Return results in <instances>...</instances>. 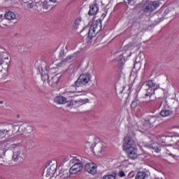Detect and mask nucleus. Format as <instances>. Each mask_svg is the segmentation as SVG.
I'll use <instances>...</instances> for the list:
<instances>
[{"instance_id": "10", "label": "nucleus", "mask_w": 179, "mask_h": 179, "mask_svg": "<svg viewBox=\"0 0 179 179\" xmlns=\"http://www.w3.org/2000/svg\"><path fill=\"white\" fill-rule=\"evenodd\" d=\"M83 163L80 162V164H73L69 169L71 174H78L83 169Z\"/></svg>"}, {"instance_id": "37", "label": "nucleus", "mask_w": 179, "mask_h": 179, "mask_svg": "<svg viewBox=\"0 0 179 179\" xmlns=\"http://www.w3.org/2000/svg\"><path fill=\"white\" fill-rule=\"evenodd\" d=\"M150 97L151 100H153L152 99V97H155V92H153L152 94H149V93H146L145 94V97Z\"/></svg>"}, {"instance_id": "21", "label": "nucleus", "mask_w": 179, "mask_h": 179, "mask_svg": "<svg viewBox=\"0 0 179 179\" xmlns=\"http://www.w3.org/2000/svg\"><path fill=\"white\" fill-rule=\"evenodd\" d=\"M4 16L7 20H13L16 19V14L12 11L6 13Z\"/></svg>"}, {"instance_id": "27", "label": "nucleus", "mask_w": 179, "mask_h": 179, "mask_svg": "<svg viewBox=\"0 0 179 179\" xmlns=\"http://www.w3.org/2000/svg\"><path fill=\"white\" fill-rule=\"evenodd\" d=\"M25 6L27 9H31L34 6V1L29 0V1L24 2Z\"/></svg>"}, {"instance_id": "44", "label": "nucleus", "mask_w": 179, "mask_h": 179, "mask_svg": "<svg viewBox=\"0 0 179 179\" xmlns=\"http://www.w3.org/2000/svg\"><path fill=\"white\" fill-rule=\"evenodd\" d=\"M50 2H52L53 3H55L57 2V0H49Z\"/></svg>"}, {"instance_id": "40", "label": "nucleus", "mask_w": 179, "mask_h": 179, "mask_svg": "<svg viewBox=\"0 0 179 179\" xmlns=\"http://www.w3.org/2000/svg\"><path fill=\"white\" fill-rule=\"evenodd\" d=\"M3 78V72L2 71V70L0 71V80L2 79Z\"/></svg>"}, {"instance_id": "46", "label": "nucleus", "mask_w": 179, "mask_h": 179, "mask_svg": "<svg viewBox=\"0 0 179 179\" xmlns=\"http://www.w3.org/2000/svg\"><path fill=\"white\" fill-rule=\"evenodd\" d=\"M41 78H42V80H45V79H44V75H42Z\"/></svg>"}, {"instance_id": "22", "label": "nucleus", "mask_w": 179, "mask_h": 179, "mask_svg": "<svg viewBox=\"0 0 179 179\" xmlns=\"http://www.w3.org/2000/svg\"><path fill=\"white\" fill-rule=\"evenodd\" d=\"M145 85L146 86H148V89H151V90L152 89L154 92L157 90V87L153 88V87H155V86H156V83H155V81H153V80H150L145 82Z\"/></svg>"}, {"instance_id": "14", "label": "nucleus", "mask_w": 179, "mask_h": 179, "mask_svg": "<svg viewBox=\"0 0 179 179\" xmlns=\"http://www.w3.org/2000/svg\"><path fill=\"white\" fill-rule=\"evenodd\" d=\"M46 78H48V85L51 86V87H56L57 85H58V82H59V78H58L57 76L51 78H50L48 76H46Z\"/></svg>"}, {"instance_id": "26", "label": "nucleus", "mask_w": 179, "mask_h": 179, "mask_svg": "<svg viewBox=\"0 0 179 179\" xmlns=\"http://www.w3.org/2000/svg\"><path fill=\"white\" fill-rule=\"evenodd\" d=\"M14 134H20V125L17 124H14L12 125Z\"/></svg>"}, {"instance_id": "50", "label": "nucleus", "mask_w": 179, "mask_h": 179, "mask_svg": "<svg viewBox=\"0 0 179 179\" xmlns=\"http://www.w3.org/2000/svg\"><path fill=\"white\" fill-rule=\"evenodd\" d=\"M0 17H3V15H0Z\"/></svg>"}, {"instance_id": "9", "label": "nucleus", "mask_w": 179, "mask_h": 179, "mask_svg": "<svg viewBox=\"0 0 179 179\" xmlns=\"http://www.w3.org/2000/svg\"><path fill=\"white\" fill-rule=\"evenodd\" d=\"M71 171L65 169H62L57 176V179H67L71 176Z\"/></svg>"}, {"instance_id": "41", "label": "nucleus", "mask_w": 179, "mask_h": 179, "mask_svg": "<svg viewBox=\"0 0 179 179\" xmlns=\"http://www.w3.org/2000/svg\"><path fill=\"white\" fill-rule=\"evenodd\" d=\"M125 3H131L134 0H124Z\"/></svg>"}, {"instance_id": "35", "label": "nucleus", "mask_w": 179, "mask_h": 179, "mask_svg": "<svg viewBox=\"0 0 179 179\" xmlns=\"http://www.w3.org/2000/svg\"><path fill=\"white\" fill-rule=\"evenodd\" d=\"M157 179H166V175L162 172H158V178Z\"/></svg>"}, {"instance_id": "19", "label": "nucleus", "mask_w": 179, "mask_h": 179, "mask_svg": "<svg viewBox=\"0 0 179 179\" xmlns=\"http://www.w3.org/2000/svg\"><path fill=\"white\" fill-rule=\"evenodd\" d=\"M55 101L57 104H66V103L68 102V99L65 96H58L55 97Z\"/></svg>"}, {"instance_id": "6", "label": "nucleus", "mask_w": 179, "mask_h": 179, "mask_svg": "<svg viewBox=\"0 0 179 179\" xmlns=\"http://www.w3.org/2000/svg\"><path fill=\"white\" fill-rule=\"evenodd\" d=\"M20 135L24 134L25 135H30L31 132L34 131V127L31 125H29L26 123H23L20 127Z\"/></svg>"}, {"instance_id": "16", "label": "nucleus", "mask_w": 179, "mask_h": 179, "mask_svg": "<svg viewBox=\"0 0 179 179\" xmlns=\"http://www.w3.org/2000/svg\"><path fill=\"white\" fill-rule=\"evenodd\" d=\"M10 136H13V132L10 131V130L0 129V139H2V138H10Z\"/></svg>"}, {"instance_id": "49", "label": "nucleus", "mask_w": 179, "mask_h": 179, "mask_svg": "<svg viewBox=\"0 0 179 179\" xmlns=\"http://www.w3.org/2000/svg\"><path fill=\"white\" fill-rule=\"evenodd\" d=\"M83 31H85V29L82 30V31H80V33H83Z\"/></svg>"}, {"instance_id": "43", "label": "nucleus", "mask_w": 179, "mask_h": 179, "mask_svg": "<svg viewBox=\"0 0 179 179\" xmlns=\"http://www.w3.org/2000/svg\"><path fill=\"white\" fill-rule=\"evenodd\" d=\"M2 157H0V164L3 165V161L2 160Z\"/></svg>"}, {"instance_id": "15", "label": "nucleus", "mask_w": 179, "mask_h": 179, "mask_svg": "<svg viewBox=\"0 0 179 179\" xmlns=\"http://www.w3.org/2000/svg\"><path fill=\"white\" fill-rule=\"evenodd\" d=\"M95 155L100 156L103 152H104V148H103V143H99L94 145V149L92 150Z\"/></svg>"}, {"instance_id": "28", "label": "nucleus", "mask_w": 179, "mask_h": 179, "mask_svg": "<svg viewBox=\"0 0 179 179\" xmlns=\"http://www.w3.org/2000/svg\"><path fill=\"white\" fill-rule=\"evenodd\" d=\"M77 103V106H83V104H86V103H89V99H79L78 101H76Z\"/></svg>"}, {"instance_id": "24", "label": "nucleus", "mask_w": 179, "mask_h": 179, "mask_svg": "<svg viewBox=\"0 0 179 179\" xmlns=\"http://www.w3.org/2000/svg\"><path fill=\"white\" fill-rule=\"evenodd\" d=\"M124 62H125V56H124V54H122L117 57V64L119 68L122 67Z\"/></svg>"}, {"instance_id": "5", "label": "nucleus", "mask_w": 179, "mask_h": 179, "mask_svg": "<svg viewBox=\"0 0 179 179\" xmlns=\"http://www.w3.org/2000/svg\"><path fill=\"white\" fill-rule=\"evenodd\" d=\"M101 30V24H97V22H92L90 26L88 32L86 33L88 37L92 40L94 36H96V33H99Z\"/></svg>"}, {"instance_id": "29", "label": "nucleus", "mask_w": 179, "mask_h": 179, "mask_svg": "<svg viewBox=\"0 0 179 179\" xmlns=\"http://www.w3.org/2000/svg\"><path fill=\"white\" fill-rule=\"evenodd\" d=\"M146 177V173L145 172H138L136 176V179H144Z\"/></svg>"}, {"instance_id": "4", "label": "nucleus", "mask_w": 179, "mask_h": 179, "mask_svg": "<svg viewBox=\"0 0 179 179\" xmlns=\"http://www.w3.org/2000/svg\"><path fill=\"white\" fill-rule=\"evenodd\" d=\"M20 144H12L10 145V149H15L13 150V160L14 162H17V160H20L21 159H23V152L20 148ZM17 148V149H16Z\"/></svg>"}, {"instance_id": "48", "label": "nucleus", "mask_w": 179, "mask_h": 179, "mask_svg": "<svg viewBox=\"0 0 179 179\" xmlns=\"http://www.w3.org/2000/svg\"><path fill=\"white\" fill-rule=\"evenodd\" d=\"M0 104H3V101H0Z\"/></svg>"}, {"instance_id": "33", "label": "nucleus", "mask_w": 179, "mask_h": 179, "mask_svg": "<svg viewBox=\"0 0 179 179\" xmlns=\"http://www.w3.org/2000/svg\"><path fill=\"white\" fill-rule=\"evenodd\" d=\"M92 142H89L87 141L86 144H85V148H87V149H90L92 150H93V144H92Z\"/></svg>"}, {"instance_id": "31", "label": "nucleus", "mask_w": 179, "mask_h": 179, "mask_svg": "<svg viewBox=\"0 0 179 179\" xmlns=\"http://www.w3.org/2000/svg\"><path fill=\"white\" fill-rule=\"evenodd\" d=\"M82 22V18H80V17H78L74 22L75 23V26L76 27V29H78L79 24H80V22Z\"/></svg>"}, {"instance_id": "11", "label": "nucleus", "mask_w": 179, "mask_h": 179, "mask_svg": "<svg viewBox=\"0 0 179 179\" xmlns=\"http://www.w3.org/2000/svg\"><path fill=\"white\" fill-rule=\"evenodd\" d=\"M135 141L129 136L124 137V143L123 145L124 149H129V148H134Z\"/></svg>"}, {"instance_id": "25", "label": "nucleus", "mask_w": 179, "mask_h": 179, "mask_svg": "<svg viewBox=\"0 0 179 179\" xmlns=\"http://www.w3.org/2000/svg\"><path fill=\"white\" fill-rule=\"evenodd\" d=\"M83 161L81 160L78 158V157H71V160H70V164H79L80 163H83Z\"/></svg>"}, {"instance_id": "34", "label": "nucleus", "mask_w": 179, "mask_h": 179, "mask_svg": "<svg viewBox=\"0 0 179 179\" xmlns=\"http://www.w3.org/2000/svg\"><path fill=\"white\" fill-rule=\"evenodd\" d=\"M170 115H171V113H160L158 118H160V117H170Z\"/></svg>"}, {"instance_id": "18", "label": "nucleus", "mask_w": 179, "mask_h": 179, "mask_svg": "<svg viewBox=\"0 0 179 179\" xmlns=\"http://www.w3.org/2000/svg\"><path fill=\"white\" fill-rule=\"evenodd\" d=\"M156 120H152V119L150 120H145L143 122V129H145V131H148V129L152 128V122H155Z\"/></svg>"}, {"instance_id": "8", "label": "nucleus", "mask_w": 179, "mask_h": 179, "mask_svg": "<svg viewBox=\"0 0 179 179\" xmlns=\"http://www.w3.org/2000/svg\"><path fill=\"white\" fill-rule=\"evenodd\" d=\"M85 171L89 173L90 174L94 175L97 173V166L94 163H87L85 165Z\"/></svg>"}, {"instance_id": "36", "label": "nucleus", "mask_w": 179, "mask_h": 179, "mask_svg": "<svg viewBox=\"0 0 179 179\" xmlns=\"http://www.w3.org/2000/svg\"><path fill=\"white\" fill-rule=\"evenodd\" d=\"M36 6L38 8V6H44V3H43L42 1H39L38 2H36Z\"/></svg>"}, {"instance_id": "38", "label": "nucleus", "mask_w": 179, "mask_h": 179, "mask_svg": "<svg viewBox=\"0 0 179 179\" xmlns=\"http://www.w3.org/2000/svg\"><path fill=\"white\" fill-rule=\"evenodd\" d=\"M137 104H138V103H136V101H133L131 102V108H135V107H136V105H137Z\"/></svg>"}, {"instance_id": "1", "label": "nucleus", "mask_w": 179, "mask_h": 179, "mask_svg": "<svg viewBox=\"0 0 179 179\" xmlns=\"http://www.w3.org/2000/svg\"><path fill=\"white\" fill-rule=\"evenodd\" d=\"M158 141L159 145L165 146L167 155L173 157H177L179 142V138L178 136H166L159 135Z\"/></svg>"}, {"instance_id": "7", "label": "nucleus", "mask_w": 179, "mask_h": 179, "mask_svg": "<svg viewBox=\"0 0 179 179\" xmlns=\"http://www.w3.org/2000/svg\"><path fill=\"white\" fill-rule=\"evenodd\" d=\"M124 150H126L127 156L129 157V159H132L133 160L138 159L139 154H138V149L135 148V147L126 148Z\"/></svg>"}, {"instance_id": "45", "label": "nucleus", "mask_w": 179, "mask_h": 179, "mask_svg": "<svg viewBox=\"0 0 179 179\" xmlns=\"http://www.w3.org/2000/svg\"><path fill=\"white\" fill-rule=\"evenodd\" d=\"M76 93H82V91H79V90H78V89H76Z\"/></svg>"}, {"instance_id": "30", "label": "nucleus", "mask_w": 179, "mask_h": 179, "mask_svg": "<svg viewBox=\"0 0 179 179\" xmlns=\"http://www.w3.org/2000/svg\"><path fill=\"white\" fill-rule=\"evenodd\" d=\"M5 55L3 54L0 55V65H3V64L6 61V59H9L8 57H4Z\"/></svg>"}, {"instance_id": "39", "label": "nucleus", "mask_w": 179, "mask_h": 179, "mask_svg": "<svg viewBox=\"0 0 179 179\" xmlns=\"http://www.w3.org/2000/svg\"><path fill=\"white\" fill-rule=\"evenodd\" d=\"M120 177H125V172L124 171H120L118 173Z\"/></svg>"}, {"instance_id": "17", "label": "nucleus", "mask_w": 179, "mask_h": 179, "mask_svg": "<svg viewBox=\"0 0 179 179\" xmlns=\"http://www.w3.org/2000/svg\"><path fill=\"white\" fill-rule=\"evenodd\" d=\"M97 12H99V6L97 3L92 4L90 6V10L88 12V15H90V16L96 15Z\"/></svg>"}, {"instance_id": "12", "label": "nucleus", "mask_w": 179, "mask_h": 179, "mask_svg": "<svg viewBox=\"0 0 179 179\" xmlns=\"http://www.w3.org/2000/svg\"><path fill=\"white\" fill-rule=\"evenodd\" d=\"M179 6V0H175L172 3H171L169 6V8L164 10V15H169L171 10L176 9V8H178Z\"/></svg>"}, {"instance_id": "51", "label": "nucleus", "mask_w": 179, "mask_h": 179, "mask_svg": "<svg viewBox=\"0 0 179 179\" xmlns=\"http://www.w3.org/2000/svg\"><path fill=\"white\" fill-rule=\"evenodd\" d=\"M145 66V68H146V63L145 64V66Z\"/></svg>"}, {"instance_id": "52", "label": "nucleus", "mask_w": 179, "mask_h": 179, "mask_svg": "<svg viewBox=\"0 0 179 179\" xmlns=\"http://www.w3.org/2000/svg\"><path fill=\"white\" fill-rule=\"evenodd\" d=\"M152 66H153V65H151V66H150V67H151V68H152Z\"/></svg>"}, {"instance_id": "42", "label": "nucleus", "mask_w": 179, "mask_h": 179, "mask_svg": "<svg viewBox=\"0 0 179 179\" xmlns=\"http://www.w3.org/2000/svg\"><path fill=\"white\" fill-rule=\"evenodd\" d=\"M160 113H170V110H162L160 111Z\"/></svg>"}, {"instance_id": "32", "label": "nucleus", "mask_w": 179, "mask_h": 179, "mask_svg": "<svg viewBox=\"0 0 179 179\" xmlns=\"http://www.w3.org/2000/svg\"><path fill=\"white\" fill-rule=\"evenodd\" d=\"M102 179H115V174L106 175Z\"/></svg>"}, {"instance_id": "23", "label": "nucleus", "mask_w": 179, "mask_h": 179, "mask_svg": "<svg viewBox=\"0 0 179 179\" xmlns=\"http://www.w3.org/2000/svg\"><path fill=\"white\" fill-rule=\"evenodd\" d=\"M9 148L8 147L6 143H3L0 145V155L3 156L5 153H6V150H8Z\"/></svg>"}, {"instance_id": "13", "label": "nucleus", "mask_w": 179, "mask_h": 179, "mask_svg": "<svg viewBox=\"0 0 179 179\" xmlns=\"http://www.w3.org/2000/svg\"><path fill=\"white\" fill-rule=\"evenodd\" d=\"M156 8H157V3L156 1H150L145 6L143 11L145 13L153 12V10H156Z\"/></svg>"}, {"instance_id": "3", "label": "nucleus", "mask_w": 179, "mask_h": 179, "mask_svg": "<svg viewBox=\"0 0 179 179\" xmlns=\"http://www.w3.org/2000/svg\"><path fill=\"white\" fill-rule=\"evenodd\" d=\"M92 76L90 75V73H83L76 81V86L77 87H82L83 86H86V85H89V82H90Z\"/></svg>"}, {"instance_id": "53", "label": "nucleus", "mask_w": 179, "mask_h": 179, "mask_svg": "<svg viewBox=\"0 0 179 179\" xmlns=\"http://www.w3.org/2000/svg\"><path fill=\"white\" fill-rule=\"evenodd\" d=\"M24 1H27V0H24Z\"/></svg>"}, {"instance_id": "47", "label": "nucleus", "mask_w": 179, "mask_h": 179, "mask_svg": "<svg viewBox=\"0 0 179 179\" xmlns=\"http://www.w3.org/2000/svg\"><path fill=\"white\" fill-rule=\"evenodd\" d=\"M82 96V94H75L74 96Z\"/></svg>"}, {"instance_id": "20", "label": "nucleus", "mask_w": 179, "mask_h": 179, "mask_svg": "<svg viewBox=\"0 0 179 179\" xmlns=\"http://www.w3.org/2000/svg\"><path fill=\"white\" fill-rule=\"evenodd\" d=\"M66 107L67 108H78L79 106H78V102L76 101L71 100L67 101Z\"/></svg>"}, {"instance_id": "2", "label": "nucleus", "mask_w": 179, "mask_h": 179, "mask_svg": "<svg viewBox=\"0 0 179 179\" xmlns=\"http://www.w3.org/2000/svg\"><path fill=\"white\" fill-rule=\"evenodd\" d=\"M58 169V164L57 161H50L43 169V177L45 179H51L54 177V174L57 173Z\"/></svg>"}]
</instances>
